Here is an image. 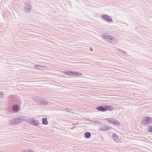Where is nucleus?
<instances>
[{"mask_svg": "<svg viewBox=\"0 0 152 152\" xmlns=\"http://www.w3.org/2000/svg\"><path fill=\"white\" fill-rule=\"evenodd\" d=\"M101 18L107 21L108 22H110L111 21V17L106 15H102Z\"/></svg>", "mask_w": 152, "mask_h": 152, "instance_id": "20e7f679", "label": "nucleus"}, {"mask_svg": "<svg viewBox=\"0 0 152 152\" xmlns=\"http://www.w3.org/2000/svg\"><path fill=\"white\" fill-rule=\"evenodd\" d=\"M44 67L43 66H40L39 65H37L35 66V68H36L37 69H41L40 68H39V67Z\"/></svg>", "mask_w": 152, "mask_h": 152, "instance_id": "ddd939ff", "label": "nucleus"}, {"mask_svg": "<svg viewBox=\"0 0 152 152\" xmlns=\"http://www.w3.org/2000/svg\"><path fill=\"white\" fill-rule=\"evenodd\" d=\"M25 119V118L22 116H20L18 117L9 120V124L11 125H13L15 124L20 123L23 121H24Z\"/></svg>", "mask_w": 152, "mask_h": 152, "instance_id": "f257e3e1", "label": "nucleus"}, {"mask_svg": "<svg viewBox=\"0 0 152 152\" xmlns=\"http://www.w3.org/2000/svg\"><path fill=\"white\" fill-rule=\"evenodd\" d=\"M142 122L144 124H148L152 123V118L148 116H146L144 118Z\"/></svg>", "mask_w": 152, "mask_h": 152, "instance_id": "7ed1b4c3", "label": "nucleus"}, {"mask_svg": "<svg viewBox=\"0 0 152 152\" xmlns=\"http://www.w3.org/2000/svg\"><path fill=\"white\" fill-rule=\"evenodd\" d=\"M117 50L118 51H121L122 52H123V53H125V52L123 51H121L120 50H119V49H117Z\"/></svg>", "mask_w": 152, "mask_h": 152, "instance_id": "aec40b11", "label": "nucleus"}, {"mask_svg": "<svg viewBox=\"0 0 152 152\" xmlns=\"http://www.w3.org/2000/svg\"><path fill=\"white\" fill-rule=\"evenodd\" d=\"M106 108L109 110H112L113 109V107L110 106L107 107Z\"/></svg>", "mask_w": 152, "mask_h": 152, "instance_id": "4468645a", "label": "nucleus"}, {"mask_svg": "<svg viewBox=\"0 0 152 152\" xmlns=\"http://www.w3.org/2000/svg\"><path fill=\"white\" fill-rule=\"evenodd\" d=\"M22 152H34L32 150H28L26 151H23Z\"/></svg>", "mask_w": 152, "mask_h": 152, "instance_id": "f3484780", "label": "nucleus"}, {"mask_svg": "<svg viewBox=\"0 0 152 152\" xmlns=\"http://www.w3.org/2000/svg\"><path fill=\"white\" fill-rule=\"evenodd\" d=\"M91 134L88 132H86L84 134L85 137L86 138H88L91 136Z\"/></svg>", "mask_w": 152, "mask_h": 152, "instance_id": "1a4fd4ad", "label": "nucleus"}, {"mask_svg": "<svg viewBox=\"0 0 152 152\" xmlns=\"http://www.w3.org/2000/svg\"><path fill=\"white\" fill-rule=\"evenodd\" d=\"M29 121L31 124L35 126H37L39 124V122L38 121L33 119H30L29 120Z\"/></svg>", "mask_w": 152, "mask_h": 152, "instance_id": "423d86ee", "label": "nucleus"}, {"mask_svg": "<svg viewBox=\"0 0 152 152\" xmlns=\"http://www.w3.org/2000/svg\"><path fill=\"white\" fill-rule=\"evenodd\" d=\"M148 131L149 132L152 133V126H150L148 129Z\"/></svg>", "mask_w": 152, "mask_h": 152, "instance_id": "2eb2a0df", "label": "nucleus"}, {"mask_svg": "<svg viewBox=\"0 0 152 152\" xmlns=\"http://www.w3.org/2000/svg\"><path fill=\"white\" fill-rule=\"evenodd\" d=\"M90 50L91 51H92L93 50V48H92L91 47L90 48Z\"/></svg>", "mask_w": 152, "mask_h": 152, "instance_id": "412c9836", "label": "nucleus"}, {"mask_svg": "<svg viewBox=\"0 0 152 152\" xmlns=\"http://www.w3.org/2000/svg\"><path fill=\"white\" fill-rule=\"evenodd\" d=\"M96 109L99 111H105L106 110V108L102 106L97 107Z\"/></svg>", "mask_w": 152, "mask_h": 152, "instance_id": "0eeeda50", "label": "nucleus"}, {"mask_svg": "<svg viewBox=\"0 0 152 152\" xmlns=\"http://www.w3.org/2000/svg\"><path fill=\"white\" fill-rule=\"evenodd\" d=\"M40 103L42 104L46 105L48 104V102L46 101L42 100L40 101Z\"/></svg>", "mask_w": 152, "mask_h": 152, "instance_id": "f8f14e48", "label": "nucleus"}, {"mask_svg": "<svg viewBox=\"0 0 152 152\" xmlns=\"http://www.w3.org/2000/svg\"><path fill=\"white\" fill-rule=\"evenodd\" d=\"M3 94L2 91H0V97H2L3 96Z\"/></svg>", "mask_w": 152, "mask_h": 152, "instance_id": "6ab92c4d", "label": "nucleus"}, {"mask_svg": "<svg viewBox=\"0 0 152 152\" xmlns=\"http://www.w3.org/2000/svg\"><path fill=\"white\" fill-rule=\"evenodd\" d=\"M47 119V118H43L42 119V123L45 125L48 124V122Z\"/></svg>", "mask_w": 152, "mask_h": 152, "instance_id": "9b49d317", "label": "nucleus"}, {"mask_svg": "<svg viewBox=\"0 0 152 152\" xmlns=\"http://www.w3.org/2000/svg\"><path fill=\"white\" fill-rule=\"evenodd\" d=\"M118 122L116 121H113V124L116 125L118 124Z\"/></svg>", "mask_w": 152, "mask_h": 152, "instance_id": "dca6fc26", "label": "nucleus"}, {"mask_svg": "<svg viewBox=\"0 0 152 152\" xmlns=\"http://www.w3.org/2000/svg\"><path fill=\"white\" fill-rule=\"evenodd\" d=\"M19 106L17 105H15L13 107V110L15 111H17L18 110Z\"/></svg>", "mask_w": 152, "mask_h": 152, "instance_id": "9d476101", "label": "nucleus"}, {"mask_svg": "<svg viewBox=\"0 0 152 152\" xmlns=\"http://www.w3.org/2000/svg\"><path fill=\"white\" fill-rule=\"evenodd\" d=\"M63 73L68 75L72 76H80L82 75L81 73L75 72L73 71L67 70L63 72Z\"/></svg>", "mask_w": 152, "mask_h": 152, "instance_id": "f03ea898", "label": "nucleus"}, {"mask_svg": "<svg viewBox=\"0 0 152 152\" xmlns=\"http://www.w3.org/2000/svg\"><path fill=\"white\" fill-rule=\"evenodd\" d=\"M113 137L114 140H115L118 142H119V139L117 135L115 134H113Z\"/></svg>", "mask_w": 152, "mask_h": 152, "instance_id": "6e6552de", "label": "nucleus"}, {"mask_svg": "<svg viewBox=\"0 0 152 152\" xmlns=\"http://www.w3.org/2000/svg\"><path fill=\"white\" fill-rule=\"evenodd\" d=\"M107 121H108V122H109V123H110L113 124V120H110V119H108L107 120Z\"/></svg>", "mask_w": 152, "mask_h": 152, "instance_id": "a211bd4d", "label": "nucleus"}, {"mask_svg": "<svg viewBox=\"0 0 152 152\" xmlns=\"http://www.w3.org/2000/svg\"><path fill=\"white\" fill-rule=\"evenodd\" d=\"M105 40L109 42L110 43H111L113 44H115L117 42L118 39H105Z\"/></svg>", "mask_w": 152, "mask_h": 152, "instance_id": "39448f33", "label": "nucleus"}]
</instances>
